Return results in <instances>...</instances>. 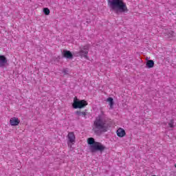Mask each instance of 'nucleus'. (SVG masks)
Segmentation results:
<instances>
[{"label":"nucleus","mask_w":176,"mask_h":176,"mask_svg":"<svg viewBox=\"0 0 176 176\" xmlns=\"http://www.w3.org/2000/svg\"><path fill=\"white\" fill-rule=\"evenodd\" d=\"M107 5L116 13H129L127 4L123 0H107Z\"/></svg>","instance_id":"nucleus-1"},{"label":"nucleus","mask_w":176,"mask_h":176,"mask_svg":"<svg viewBox=\"0 0 176 176\" xmlns=\"http://www.w3.org/2000/svg\"><path fill=\"white\" fill-rule=\"evenodd\" d=\"M94 126L96 130H98L101 133H107L109 124H107V120L102 118V116H98L94 122Z\"/></svg>","instance_id":"nucleus-2"},{"label":"nucleus","mask_w":176,"mask_h":176,"mask_svg":"<svg viewBox=\"0 0 176 176\" xmlns=\"http://www.w3.org/2000/svg\"><path fill=\"white\" fill-rule=\"evenodd\" d=\"M87 142L89 145H91V149L92 152L99 151V152H104L105 151V146L101 144L100 142H96L93 138L87 139Z\"/></svg>","instance_id":"nucleus-3"},{"label":"nucleus","mask_w":176,"mask_h":176,"mask_svg":"<svg viewBox=\"0 0 176 176\" xmlns=\"http://www.w3.org/2000/svg\"><path fill=\"white\" fill-rule=\"evenodd\" d=\"M89 103L85 100H79L78 98H74L72 107L74 109H82L85 107H87Z\"/></svg>","instance_id":"nucleus-4"},{"label":"nucleus","mask_w":176,"mask_h":176,"mask_svg":"<svg viewBox=\"0 0 176 176\" xmlns=\"http://www.w3.org/2000/svg\"><path fill=\"white\" fill-rule=\"evenodd\" d=\"M89 45H84L82 48H80L78 52L80 57H84L86 58V60H89V56H87V54H89Z\"/></svg>","instance_id":"nucleus-5"},{"label":"nucleus","mask_w":176,"mask_h":176,"mask_svg":"<svg viewBox=\"0 0 176 176\" xmlns=\"http://www.w3.org/2000/svg\"><path fill=\"white\" fill-rule=\"evenodd\" d=\"M62 56L65 58H67L69 60H72L74 58V55L72 52H70V51L68 50H63Z\"/></svg>","instance_id":"nucleus-6"},{"label":"nucleus","mask_w":176,"mask_h":176,"mask_svg":"<svg viewBox=\"0 0 176 176\" xmlns=\"http://www.w3.org/2000/svg\"><path fill=\"white\" fill-rule=\"evenodd\" d=\"M8 64V58H6V56L5 55H0V67L1 68H3L5 65Z\"/></svg>","instance_id":"nucleus-7"},{"label":"nucleus","mask_w":176,"mask_h":176,"mask_svg":"<svg viewBox=\"0 0 176 176\" xmlns=\"http://www.w3.org/2000/svg\"><path fill=\"white\" fill-rule=\"evenodd\" d=\"M164 35L168 39H170V38H174V36H175V32L170 30H166Z\"/></svg>","instance_id":"nucleus-8"},{"label":"nucleus","mask_w":176,"mask_h":176,"mask_svg":"<svg viewBox=\"0 0 176 176\" xmlns=\"http://www.w3.org/2000/svg\"><path fill=\"white\" fill-rule=\"evenodd\" d=\"M76 115H78V116H82V118H85L86 119V117L87 115H89V112L87 111V109H85L83 111H76Z\"/></svg>","instance_id":"nucleus-9"},{"label":"nucleus","mask_w":176,"mask_h":176,"mask_svg":"<svg viewBox=\"0 0 176 176\" xmlns=\"http://www.w3.org/2000/svg\"><path fill=\"white\" fill-rule=\"evenodd\" d=\"M10 124L12 126H19L20 124V120L16 117L12 118L10 120Z\"/></svg>","instance_id":"nucleus-10"},{"label":"nucleus","mask_w":176,"mask_h":176,"mask_svg":"<svg viewBox=\"0 0 176 176\" xmlns=\"http://www.w3.org/2000/svg\"><path fill=\"white\" fill-rule=\"evenodd\" d=\"M67 138L69 140V142L71 144H74L75 142V133L74 132H69L67 135Z\"/></svg>","instance_id":"nucleus-11"},{"label":"nucleus","mask_w":176,"mask_h":176,"mask_svg":"<svg viewBox=\"0 0 176 176\" xmlns=\"http://www.w3.org/2000/svg\"><path fill=\"white\" fill-rule=\"evenodd\" d=\"M116 134L118 137L122 138V137H124V135H126V131H124V129H123L122 128H119L116 131Z\"/></svg>","instance_id":"nucleus-12"},{"label":"nucleus","mask_w":176,"mask_h":176,"mask_svg":"<svg viewBox=\"0 0 176 176\" xmlns=\"http://www.w3.org/2000/svg\"><path fill=\"white\" fill-rule=\"evenodd\" d=\"M146 65L148 68H153L155 67V62L153 60H147Z\"/></svg>","instance_id":"nucleus-13"},{"label":"nucleus","mask_w":176,"mask_h":176,"mask_svg":"<svg viewBox=\"0 0 176 176\" xmlns=\"http://www.w3.org/2000/svg\"><path fill=\"white\" fill-rule=\"evenodd\" d=\"M107 101L109 104L110 109H113V98H112L111 97H109V98H107Z\"/></svg>","instance_id":"nucleus-14"},{"label":"nucleus","mask_w":176,"mask_h":176,"mask_svg":"<svg viewBox=\"0 0 176 176\" xmlns=\"http://www.w3.org/2000/svg\"><path fill=\"white\" fill-rule=\"evenodd\" d=\"M43 12L45 16H49V14H50V10L47 8H43Z\"/></svg>","instance_id":"nucleus-15"},{"label":"nucleus","mask_w":176,"mask_h":176,"mask_svg":"<svg viewBox=\"0 0 176 176\" xmlns=\"http://www.w3.org/2000/svg\"><path fill=\"white\" fill-rule=\"evenodd\" d=\"M168 126L169 127H170L171 129H173V127H174V120H171L170 121V122L168 123Z\"/></svg>","instance_id":"nucleus-16"},{"label":"nucleus","mask_w":176,"mask_h":176,"mask_svg":"<svg viewBox=\"0 0 176 176\" xmlns=\"http://www.w3.org/2000/svg\"><path fill=\"white\" fill-rule=\"evenodd\" d=\"M63 72L64 75H68V69H63Z\"/></svg>","instance_id":"nucleus-17"},{"label":"nucleus","mask_w":176,"mask_h":176,"mask_svg":"<svg viewBox=\"0 0 176 176\" xmlns=\"http://www.w3.org/2000/svg\"><path fill=\"white\" fill-rule=\"evenodd\" d=\"M95 133H97V130H95Z\"/></svg>","instance_id":"nucleus-18"}]
</instances>
